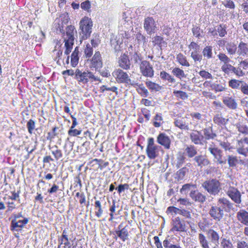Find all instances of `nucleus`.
I'll use <instances>...</instances> for the list:
<instances>
[{
  "instance_id": "f257e3e1",
  "label": "nucleus",
  "mask_w": 248,
  "mask_h": 248,
  "mask_svg": "<svg viewBox=\"0 0 248 248\" xmlns=\"http://www.w3.org/2000/svg\"><path fill=\"white\" fill-rule=\"evenodd\" d=\"M232 207V204L227 199L220 198L218 199L217 204L211 206L209 210V214L213 219L218 222L223 219L224 211H229Z\"/></svg>"
},
{
  "instance_id": "f03ea898",
  "label": "nucleus",
  "mask_w": 248,
  "mask_h": 248,
  "mask_svg": "<svg viewBox=\"0 0 248 248\" xmlns=\"http://www.w3.org/2000/svg\"><path fill=\"white\" fill-rule=\"evenodd\" d=\"M62 33L63 36H66V37H64V46L65 49L64 53L66 55H69L71 52L73 48V46L74 42V33L76 32V31L74 26L69 25L66 28V32H64L63 30V26H59L57 28V30Z\"/></svg>"
},
{
  "instance_id": "7ed1b4c3",
  "label": "nucleus",
  "mask_w": 248,
  "mask_h": 248,
  "mask_svg": "<svg viewBox=\"0 0 248 248\" xmlns=\"http://www.w3.org/2000/svg\"><path fill=\"white\" fill-rule=\"evenodd\" d=\"M75 79L79 84H87L89 82H101L100 78L95 76L94 74L89 70L82 71L78 68L75 70Z\"/></svg>"
},
{
  "instance_id": "20e7f679",
  "label": "nucleus",
  "mask_w": 248,
  "mask_h": 248,
  "mask_svg": "<svg viewBox=\"0 0 248 248\" xmlns=\"http://www.w3.org/2000/svg\"><path fill=\"white\" fill-rule=\"evenodd\" d=\"M80 41L88 39L92 32L93 22L91 18L85 16L80 20L79 23Z\"/></svg>"
},
{
  "instance_id": "39448f33",
  "label": "nucleus",
  "mask_w": 248,
  "mask_h": 248,
  "mask_svg": "<svg viewBox=\"0 0 248 248\" xmlns=\"http://www.w3.org/2000/svg\"><path fill=\"white\" fill-rule=\"evenodd\" d=\"M161 151H163L162 147L155 144L153 138L150 137L147 139L146 153L149 159H155L158 157Z\"/></svg>"
},
{
  "instance_id": "423d86ee",
  "label": "nucleus",
  "mask_w": 248,
  "mask_h": 248,
  "mask_svg": "<svg viewBox=\"0 0 248 248\" xmlns=\"http://www.w3.org/2000/svg\"><path fill=\"white\" fill-rule=\"evenodd\" d=\"M116 81L120 84H124L126 86H134V82L131 79L128 73L122 69H116L112 73Z\"/></svg>"
},
{
  "instance_id": "0eeeda50",
  "label": "nucleus",
  "mask_w": 248,
  "mask_h": 248,
  "mask_svg": "<svg viewBox=\"0 0 248 248\" xmlns=\"http://www.w3.org/2000/svg\"><path fill=\"white\" fill-rule=\"evenodd\" d=\"M187 230V226L185 220L179 217H177L172 219L170 232L173 233L186 232Z\"/></svg>"
},
{
  "instance_id": "6e6552de",
  "label": "nucleus",
  "mask_w": 248,
  "mask_h": 248,
  "mask_svg": "<svg viewBox=\"0 0 248 248\" xmlns=\"http://www.w3.org/2000/svg\"><path fill=\"white\" fill-rule=\"evenodd\" d=\"M202 186L209 193L213 195L217 194L221 189L220 183L216 179L205 181L202 184Z\"/></svg>"
},
{
  "instance_id": "1a4fd4ad",
  "label": "nucleus",
  "mask_w": 248,
  "mask_h": 248,
  "mask_svg": "<svg viewBox=\"0 0 248 248\" xmlns=\"http://www.w3.org/2000/svg\"><path fill=\"white\" fill-rule=\"evenodd\" d=\"M236 149L237 153L244 157H248V137L237 140Z\"/></svg>"
},
{
  "instance_id": "9d476101",
  "label": "nucleus",
  "mask_w": 248,
  "mask_h": 248,
  "mask_svg": "<svg viewBox=\"0 0 248 248\" xmlns=\"http://www.w3.org/2000/svg\"><path fill=\"white\" fill-rule=\"evenodd\" d=\"M140 72L142 75L145 77L152 78L154 75V70L153 66L150 62L143 60L140 64Z\"/></svg>"
},
{
  "instance_id": "9b49d317",
  "label": "nucleus",
  "mask_w": 248,
  "mask_h": 248,
  "mask_svg": "<svg viewBox=\"0 0 248 248\" xmlns=\"http://www.w3.org/2000/svg\"><path fill=\"white\" fill-rule=\"evenodd\" d=\"M103 65V59L100 51H95L94 55L90 60V68L94 69L95 71H98L102 68Z\"/></svg>"
},
{
  "instance_id": "f8f14e48",
  "label": "nucleus",
  "mask_w": 248,
  "mask_h": 248,
  "mask_svg": "<svg viewBox=\"0 0 248 248\" xmlns=\"http://www.w3.org/2000/svg\"><path fill=\"white\" fill-rule=\"evenodd\" d=\"M208 33L214 37L218 35L220 37H223L227 34V26L224 24H219L214 28H210Z\"/></svg>"
},
{
  "instance_id": "ddd939ff",
  "label": "nucleus",
  "mask_w": 248,
  "mask_h": 248,
  "mask_svg": "<svg viewBox=\"0 0 248 248\" xmlns=\"http://www.w3.org/2000/svg\"><path fill=\"white\" fill-rule=\"evenodd\" d=\"M190 50L193 51L191 53V57L195 62H201L202 59V56L200 54V46L198 43L192 41L188 46Z\"/></svg>"
},
{
  "instance_id": "4468645a",
  "label": "nucleus",
  "mask_w": 248,
  "mask_h": 248,
  "mask_svg": "<svg viewBox=\"0 0 248 248\" xmlns=\"http://www.w3.org/2000/svg\"><path fill=\"white\" fill-rule=\"evenodd\" d=\"M127 226L121 228V225H119L118 230H116L114 232H111L115 235L113 238L115 240H117L119 238L123 242H125L129 239V232L127 229Z\"/></svg>"
},
{
  "instance_id": "2eb2a0df",
  "label": "nucleus",
  "mask_w": 248,
  "mask_h": 248,
  "mask_svg": "<svg viewBox=\"0 0 248 248\" xmlns=\"http://www.w3.org/2000/svg\"><path fill=\"white\" fill-rule=\"evenodd\" d=\"M214 82L211 80H206L203 84V91L202 92V95L206 98L210 99H216V96L212 93L210 92L213 91Z\"/></svg>"
},
{
  "instance_id": "dca6fc26",
  "label": "nucleus",
  "mask_w": 248,
  "mask_h": 248,
  "mask_svg": "<svg viewBox=\"0 0 248 248\" xmlns=\"http://www.w3.org/2000/svg\"><path fill=\"white\" fill-rule=\"evenodd\" d=\"M143 27L148 34L154 33L156 30V24L152 17L148 16L144 19Z\"/></svg>"
},
{
  "instance_id": "f3484780",
  "label": "nucleus",
  "mask_w": 248,
  "mask_h": 248,
  "mask_svg": "<svg viewBox=\"0 0 248 248\" xmlns=\"http://www.w3.org/2000/svg\"><path fill=\"white\" fill-rule=\"evenodd\" d=\"M226 193L235 203L237 204L241 203V195L237 188L233 186H230Z\"/></svg>"
},
{
  "instance_id": "a211bd4d",
  "label": "nucleus",
  "mask_w": 248,
  "mask_h": 248,
  "mask_svg": "<svg viewBox=\"0 0 248 248\" xmlns=\"http://www.w3.org/2000/svg\"><path fill=\"white\" fill-rule=\"evenodd\" d=\"M222 102L223 104L230 109L234 110L238 108V103L234 95L223 96Z\"/></svg>"
},
{
  "instance_id": "6ab92c4d",
  "label": "nucleus",
  "mask_w": 248,
  "mask_h": 248,
  "mask_svg": "<svg viewBox=\"0 0 248 248\" xmlns=\"http://www.w3.org/2000/svg\"><path fill=\"white\" fill-rule=\"evenodd\" d=\"M158 144L163 146L166 149H169L170 147L171 140L165 133H160L156 138Z\"/></svg>"
},
{
  "instance_id": "aec40b11",
  "label": "nucleus",
  "mask_w": 248,
  "mask_h": 248,
  "mask_svg": "<svg viewBox=\"0 0 248 248\" xmlns=\"http://www.w3.org/2000/svg\"><path fill=\"white\" fill-rule=\"evenodd\" d=\"M29 219L24 218L23 219L17 220L13 219L11 223L10 229L12 231H20L28 223Z\"/></svg>"
},
{
  "instance_id": "412c9836",
  "label": "nucleus",
  "mask_w": 248,
  "mask_h": 248,
  "mask_svg": "<svg viewBox=\"0 0 248 248\" xmlns=\"http://www.w3.org/2000/svg\"><path fill=\"white\" fill-rule=\"evenodd\" d=\"M213 122L218 126L223 128L226 127V125L228 124L229 119L223 116L222 113H217L215 114L213 117Z\"/></svg>"
},
{
  "instance_id": "4be33fe9",
  "label": "nucleus",
  "mask_w": 248,
  "mask_h": 248,
  "mask_svg": "<svg viewBox=\"0 0 248 248\" xmlns=\"http://www.w3.org/2000/svg\"><path fill=\"white\" fill-rule=\"evenodd\" d=\"M118 65L123 70H128L130 69L131 62L126 53H123L118 58Z\"/></svg>"
},
{
  "instance_id": "5701e85b",
  "label": "nucleus",
  "mask_w": 248,
  "mask_h": 248,
  "mask_svg": "<svg viewBox=\"0 0 248 248\" xmlns=\"http://www.w3.org/2000/svg\"><path fill=\"white\" fill-rule=\"evenodd\" d=\"M190 139L194 144L196 145H202L204 140V136L200 131L194 130L190 134Z\"/></svg>"
},
{
  "instance_id": "b1692460",
  "label": "nucleus",
  "mask_w": 248,
  "mask_h": 248,
  "mask_svg": "<svg viewBox=\"0 0 248 248\" xmlns=\"http://www.w3.org/2000/svg\"><path fill=\"white\" fill-rule=\"evenodd\" d=\"M194 160L197 163V166L201 168L208 166L210 164V161L206 155H198L195 156Z\"/></svg>"
},
{
  "instance_id": "393cba45",
  "label": "nucleus",
  "mask_w": 248,
  "mask_h": 248,
  "mask_svg": "<svg viewBox=\"0 0 248 248\" xmlns=\"http://www.w3.org/2000/svg\"><path fill=\"white\" fill-rule=\"evenodd\" d=\"M236 218L241 224L248 226V212L246 210H240L236 214Z\"/></svg>"
},
{
  "instance_id": "a878e982",
  "label": "nucleus",
  "mask_w": 248,
  "mask_h": 248,
  "mask_svg": "<svg viewBox=\"0 0 248 248\" xmlns=\"http://www.w3.org/2000/svg\"><path fill=\"white\" fill-rule=\"evenodd\" d=\"M237 53L240 56L248 57V43L241 41L238 46Z\"/></svg>"
},
{
  "instance_id": "bb28decb",
  "label": "nucleus",
  "mask_w": 248,
  "mask_h": 248,
  "mask_svg": "<svg viewBox=\"0 0 248 248\" xmlns=\"http://www.w3.org/2000/svg\"><path fill=\"white\" fill-rule=\"evenodd\" d=\"M189 196L193 201L201 203L204 202L206 200L205 196L197 190H192Z\"/></svg>"
},
{
  "instance_id": "cd10ccee",
  "label": "nucleus",
  "mask_w": 248,
  "mask_h": 248,
  "mask_svg": "<svg viewBox=\"0 0 248 248\" xmlns=\"http://www.w3.org/2000/svg\"><path fill=\"white\" fill-rule=\"evenodd\" d=\"M204 139L206 140H214L217 137V134L214 131L213 127L209 126L203 129Z\"/></svg>"
},
{
  "instance_id": "c85d7f7f",
  "label": "nucleus",
  "mask_w": 248,
  "mask_h": 248,
  "mask_svg": "<svg viewBox=\"0 0 248 248\" xmlns=\"http://www.w3.org/2000/svg\"><path fill=\"white\" fill-rule=\"evenodd\" d=\"M49 149L51 150V153L55 160H58L62 157V150L57 145H54L51 147L49 146Z\"/></svg>"
},
{
  "instance_id": "c756f323",
  "label": "nucleus",
  "mask_w": 248,
  "mask_h": 248,
  "mask_svg": "<svg viewBox=\"0 0 248 248\" xmlns=\"http://www.w3.org/2000/svg\"><path fill=\"white\" fill-rule=\"evenodd\" d=\"M174 124L181 130L188 131L190 129L188 124L186 123L183 118L174 119Z\"/></svg>"
},
{
  "instance_id": "7c9ffc66",
  "label": "nucleus",
  "mask_w": 248,
  "mask_h": 248,
  "mask_svg": "<svg viewBox=\"0 0 248 248\" xmlns=\"http://www.w3.org/2000/svg\"><path fill=\"white\" fill-rule=\"evenodd\" d=\"M94 162H95V164L98 165V169L100 170H102L109 165V162L108 161H105L101 159L94 158L89 162V164H91L92 167H94Z\"/></svg>"
},
{
  "instance_id": "2f4dec72",
  "label": "nucleus",
  "mask_w": 248,
  "mask_h": 248,
  "mask_svg": "<svg viewBox=\"0 0 248 248\" xmlns=\"http://www.w3.org/2000/svg\"><path fill=\"white\" fill-rule=\"evenodd\" d=\"M152 43L154 46H158L161 48L163 46L167 45L166 42L164 40L163 37L159 35H156L152 38Z\"/></svg>"
},
{
  "instance_id": "473e14b6",
  "label": "nucleus",
  "mask_w": 248,
  "mask_h": 248,
  "mask_svg": "<svg viewBox=\"0 0 248 248\" xmlns=\"http://www.w3.org/2000/svg\"><path fill=\"white\" fill-rule=\"evenodd\" d=\"M95 216L100 218L103 214L104 210L101 202L99 200H96L94 202Z\"/></svg>"
},
{
  "instance_id": "72a5a7b5",
  "label": "nucleus",
  "mask_w": 248,
  "mask_h": 248,
  "mask_svg": "<svg viewBox=\"0 0 248 248\" xmlns=\"http://www.w3.org/2000/svg\"><path fill=\"white\" fill-rule=\"evenodd\" d=\"M78 48L76 47L74 51L72 52L71 56V64L72 67H75L78 63L79 57H78Z\"/></svg>"
},
{
  "instance_id": "f704fd0d",
  "label": "nucleus",
  "mask_w": 248,
  "mask_h": 248,
  "mask_svg": "<svg viewBox=\"0 0 248 248\" xmlns=\"http://www.w3.org/2000/svg\"><path fill=\"white\" fill-rule=\"evenodd\" d=\"M207 234L210 236V238L213 243H218L220 238L218 233L215 230L210 229L208 230Z\"/></svg>"
},
{
  "instance_id": "c9c22d12",
  "label": "nucleus",
  "mask_w": 248,
  "mask_h": 248,
  "mask_svg": "<svg viewBox=\"0 0 248 248\" xmlns=\"http://www.w3.org/2000/svg\"><path fill=\"white\" fill-rule=\"evenodd\" d=\"M198 239L200 244L202 248H210L209 242L204 234L202 233H199Z\"/></svg>"
},
{
  "instance_id": "e433bc0d",
  "label": "nucleus",
  "mask_w": 248,
  "mask_h": 248,
  "mask_svg": "<svg viewBox=\"0 0 248 248\" xmlns=\"http://www.w3.org/2000/svg\"><path fill=\"white\" fill-rule=\"evenodd\" d=\"M176 60L177 62L182 66L186 67H189L190 66L186 57L181 53H179L176 55Z\"/></svg>"
},
{
  "instance_id": "4c0bfd02",
  "label": "nucleus",
  "mask_w": 248,
  "mask_h": 248,
  "mask_svg": "<svg viewBox=\"0 0 248 248\" xmlns=\"http://www.w3.org/2000/svg\"><path fill=\"white\" fill-rule=\"evenodd\" d=\"M243 82L244 81L238 79H231L229 81L228 85L232 89H240Z\"/></svg>"
},
{
  "instance_id": "58836bf2",
  "label": "nucleus",
  "mask_w": 248,
  "mask_h": 248,
  "mask_svg": "<svg viewBox=\"0 0 248 248\" xmlns=\"http://www.w3.org/2000/svg\"><path fill=\"white\" fill-rule=\"evenodd\" d=\"M160 77L163 80L168 81L171 83L175 82V79L171 75L165 71L160 72Z\"/></svg>"
},
{
  "instance_id": "ea45409f",
  "label": "nucleus",
  "mask_w": 248,
  "mask_h": 248,
  "mask_svg": "<svg viewBox=\"0 0 248 248\" xmlns=\"http://www.w3.org/2000/svg\"><path fill=\"white\" fill-rule=\"evenodd\" d=\"M145 84L151 91L158 92L162 89V86L152 81H146Z\"/></svg>"
},
{
  "instance_id": "a19ab883",
  "label": "nucleus",
  "mask_w": 248,
  "mask_h": 248,
  "mask_svg": "<svg viewBox=\"0 0 248 248\" xmlns=\"http://www.w3.org/2000/svg\"><path fill=\"white\" fill-rule=\"evenodd\" d=\"M185 151L187 155L189 158H192L197 154L196 148L193 145L187 146Z\"/></svg>"
},
{
  "instance_id": "79ce46f5",
  "label": "nucleus",
  "mask_w": 248,
  "mask_h": 248,
  "mask_svg": "<svg viewBox=\"0 0 248 248\" xmlns=\"http://www.w3.org/2000/svg\"><path fill=\"white\" fill-rule=\"evenodd\" d=\"M58 129L59 127L57 126L52 127L51 130L48 132L47 134V136L46 137V140L49 141H52L53 140L58 136V133L57 132V130Z\"/></svg>"
},
{
  "instance_id": "37998d69",
  "label": "nucleus",
  "mask_w": 248,
  "mask_h": 248,
  "mask_svg": "<svg viewBox=\"0 0 248 248\" xmlns=\"http://www.w3.org/2000/svg\"><path fill=\"white\" fill-rule=\"evenodd\" d=\"M172 73L174 76L180 79H182V78L186 77V75L183 70L181 69L179 67L174 68L172 70Z\"/></svg>"
},
{
  "instance_id": "c03bdc74",
  "label": "nucleus",
  "mask_w": 248,
  "mask_h": 248,
  "mask_svg": "<svg viewBox=\"0 0 248 248\" xmlns=\"http://www.w3.org/2000/svg\"><path fill=\"white\" fill-rule=\"evenodd\" d=\"M153 125L155 127H159L162 124L163 117L161 113H156L153 118Z\"/></svg>"
},
{
  "instance_id": "a18cd8bd",
  "label": "nucleus",
  "mask_w": 248,
  "mask_h": 248,
  "mask_svg": "<svg viewBox=\"0 0 248 248\" xmlns=\"http://www.w3.org/2000/svg\"><path fill=\"white\" fill-rule=\"evenodd\" d=\"M236 127L239 132L245 135H248V126L246 124L239 122L236 124Z\"/></svg>"
},
{
  "instance_id": "49530a36",
  "label": "nucleus",
  "mask_w": 248,
  "mask_h": 248,
  "mask_svg": "<svg viewBox=\"0 0 248 248\" xmlns=\"http://www.w3.org/2000/svg\"><path fill=\"white\" fill-rule=\"evenodd\" d=\"M116 202L114 201H112V204L110 206L109 210L110 211L109 213V216L110 217L108 219V221L109 222H112L114 219V216L116 215Z\"/></svg>"
},
{
  "instance_id": "de8ad7c7",
  "label": "nucleus",
  "mask_w": 248,
  "mask_h": 248,
  "mask_svg": "<svg viewBox=\"0 0 248 248\" xmlns=\"http://www.w3.org/2000/svg\"><path fill=\"white\" fill-rule=\"evenodd\" d=\"M136 90L138 93L142 97H146L149 95V92L148 90L142 84L138 85Z\"/></svg>"
},
{
  "instance_id": "09e8293b",
  "label": "nucleus",
  "mask_w": 248,
  "mask_h": 248,
  "mask_svg": "<svg viewBox=\"0 0 248 248\" xmlns=\"http://www.w3.org/2000/svg\"><path fill=\"white\" fill-rule=\"evenodd\" d=\"M226 48L228 53L230 55H234L237 51L236 45L233 42H230L227 43Z\"/></svg>"
},
{
  "instance_id": "8fccbe9b",
  "label": "nucleus",
  "mask_w": 248,
  "mask_h": 248,
  "mask_svg": "<svg viewBox=\"0 0 248 248\" xmlns=\"http://www.w3.org/2000/svg\"><path fill=\"white\" fill-rule=\"evenodd\" d=\"M62 50L60 48L58 50L54 49L53 51V56L55 61L57 64H60V61L62 59Z\"/></svg>"
},
{
  "instance_id": "3c124183",
  "label": "nucleus",
  "mask_w": 248,
  "mask_h": 248,
  "mask_svg": "<svg viewBox=\"0 0 248 248\" xmlns=\"http://www.w3.org/2000/svg\"><path fill=\"white\" fill-rule=\"evenodd\" d=\"M203 56L207 59H211L213 56L212 46H206L202 50Z\"/></svg>"
},
{
  "instance_id": "603ef678",
  "label": "nucleus",
  "mask_w": 248,
  "mask_h": 248,
  "mask_svg": "<svg viewBox=\"0 0 248 248\" xmlns=\"http://www.w3.org/2000/svg\"><path fill=\"white\" fill-rule=\"evenodd\" d=\"M173 93L178 99H181L185 100L187 99L188 97L187 93L186 92L182 91L174 90Z\"/></svg>"
},
{
  "instance_id": "864d4df0",
  "label": "nucleus",
  "mask_w": 248,
  "mask_h": 248,
  "mask_svg": "<svg viewBox=\"0 0 248 248\" xmlns=\"http://www.w3.org/2000/svg\"><path fill=\"white\" fill-rule=\"evenodd\" d=\"M186 157L183 153L179 152L177 156V162L176 164V168H180L182 165L185 163Z\"/></svg>"
},
{
  "instance_id": "5fc2aeb1",
  "label": "nucleus",
  "mask_w": 248,
  "mask_h": 248,
  "mask_svg": "<svg viewBox=\"0 0 248 248\" xmlns=\"http://www.w3.org/2000/svg\"><path fill=\"white\" fill-rule=\"evenodd\" d=\"M84 56L86 58H91L93 54V47L89 43H87L84 49Z\"/></svg>"
},
{
  "instance_id": "6e6d98bb",
  "label": "nucleus",
  "mask_w": 248,
  "mask_h": 248,
  "mask_svg": "<svg viewBox=\"0 0 248 248\" xmlns=\"http://www.w3.org/2000/svg\"><path fill=\"white\" fill-rule=\"evenodd\" d=\"M220 246L222 248H233L231 240L226 238H221Z\"/></svg>"
},
{
  "instance_id": "4d7b16f0",
  "label": "nucleus",
  "mask_w": 248,
  "mask_h": 248,
  "mask_svg": "<svg viewBox=\"0 0 248 248\" xmlns=\"http://www.w3.org/2000/svg\"><path fill=\"white\" fill-rule=\"evenodd\" d=\"M100 91L102 93H105V91H111L117 94L118 88L116 86L109 87L107 85H103L100 87Z\"/></svg>"
},
{
  "instance_id": "13d9d810",
  "label": "nucleus",
  "mask_w": 248,
  "mask_h": 248,
  "mask_svg": "<svg viewBox=\"0 0 248 248\" xmlns=\"http://www.w3.org/2000/svg\"><path fill=\"white\" fill-rule=\"evenodd\" d=\"M188 171V169L184 167L179 170L176 172V175L178 179H183L186 175V174Z\"/></svg>"
},
{
  "instance_id": "bf43d9fd",
  "label": "nucleus",
  "mask_w": 248,
  "mask_h": 248,
  "mask_svg": "<svg viewBox=\"0 0 248 248\" xmlns=\"http://www.w3.org/2000/svg\"><path fill=\"white\" fill-rule=\"evenodd\" d=\"M233 67V66L232 65L229 63H227L223 64L221 66V69L224 73L229 75L230 72H232Z\"/></svg>"
},
{
  "instance_id": "052dcab7",
  "label": "nucleus",
  "mask_w": 248,
  "mask_h": 248,
  "mask_svg": "<svg viewBox=\"0 0 248 248\" xmlns=\"http://www.w3.org/2000/svg\"><path fill=\"white\" fill-rule=\"evenodd\" d=\"M238 160L236 156H233L232 155H229L228 156V163L230 167L235 166Z\"/></svg>"
},
{
  "instance_id": "680f3d73",
  "label": "nucleus",
  "mask_w": 248,
  "mask_h": 248,
  "mask_svg": "<svg viewBox=\"0 0 248 248\" xmlns=\"http://www.w3.org/2000/svg\"><path fill=\"white\" fill-rule=\"evenodd\" d=\"M217 57L220 62H223V64L229 63L231 62L230 59L225 53H219L217 55Z\"/></svg>"
},
{
  "instance_id": "e2e57ef3",
  "label": "nucleus",
  "mask_w": 248,
  "mask_h": 248,
  "mask_svg": "<svg viewBox=\"0 0 248 248\" xmlns=\"http://www.w3.org/2000/svg\"><path fill=\"white\" fill-rule=\"evenodd\" d=\"M219 145L224 149L225 151H232L233 149V147L231 145V143L228 141H219Z\"/></svg>"
},
{
  "instance_id": "0e129e2a",
  "label": "nucleus",
  "mask_w": 248,
  "mask_h": 248,
  "mask_svg": "<svg viewBox=\"0 0 248 248\" xmlns=\"http://www.w3.org/2000/svg\"><path fill=\"white\" fill-rule=\"evenodd\" d=\"M35 123L32 119H30L27 124V127L28 128V132L30 134H32L33 130L35 129Z\"/></svg>"
},
{
  "instance_id": "69168bd1",
  "label": "nucleus",
  "mask_w": 248,
  "mask_h": 248,
  "mask_svg": "<svg viewBox=\"0 0 248 248\" xmlns=\"http://www.w3.org/2000/svg\"><path fill=\"white\" fill-rule=\"evenodd\" d=\"M192 32L193 36H194L197 38H200L202 37L201 34V32H202V31H201L200 28L198 26H194L192 29Z\"/></svg>"
},
{
  "instance_id": "338daca9",
  "label": "nucleus",
  "mask_w": 248,
  "mask_h": 248,
  "mask_svg": "<svg viewBox=\"0 0 248 248\" xmlns=\"http://www.w3.org/2000/svg\"><path fill=\"white\" fill-rule=\"evenodd\" d=\"M136 38L139 44L144 45L146 43V39L144 35L140 32H138L136 35Z\"/></svg>"
},
{
  "instance_id": "774afa93",
  "label": "nucleus",
  "mask_w": 248,
  "mask_h": 248,
  "mask_svg": "<svg viewBox=\"0 0 248 248\" xmlns=\"http://www.w3.org/2000/svg\"><path fill=\"white\" fill-rule=\"evenodd\" d=\"M7 204V209L6 212L7 213L12 212L14 210L17 208L16 205V203L12 201V202H6Z\"/></svg>"
}]
</instances>
